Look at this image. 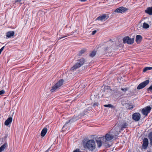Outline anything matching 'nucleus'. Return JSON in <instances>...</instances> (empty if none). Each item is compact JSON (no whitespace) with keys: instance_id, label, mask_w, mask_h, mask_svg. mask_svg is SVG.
<instances>
[{"instance_id":"a19ab883","label":"nucleus","mask_w":152,"mask_h":152,"mask_svg":"<svg viewBox=\"0 0 152 152\" xmlns=\"http://www.w3.org/2000/svg\"><path fill=\"white\" fill-rule=\"evenodd\" d=\"M45 152H49V151H48V150H47Z\"/></svg>"},{"instance_id":"ea45409f","label":"nucleus","mask_w":152,"mask_h":152,"mask_svg":"<svg viewBox=\"0 0 152 152\" xmlns=\"http://www.w3.org/2000/svg\"><path fill=\"white\" fill-rule=\"evenodd\" d=\"M105 145V146H108V147H110V145H108V144L107 145Z\"/></svg>"},{"instance_id":"b1692460","label":"nucleus","mask_w":152,"mask_h":152,"mask_svg":"<svg viewBox=\"0 0 152 152\" xmlns=\"http://www.w3.org/2000/svg\"><path fill=\"white\" fill-rule=\"evenodd\" d=\"M104 106L105 107L114 108V106L111 104H105Z\"/></svg>"},{"instance_id":"2f4dec72","label":"nucleus","mask_w":152,"mask_h":152,"mask_svg":"<svg viewBox=\"0 0 152 152\" xmlns=\"http://www.w3.org/2000/svg\"><path fill=\"white\" fill-rule=\"evenodd\" d=\"M96 30L93 31L92 32V34L93 35H94L96 33Z\"/></svg>"},{"instance_id":"58836bf2","label":"nucleus","mask_w":152,"mask_h":152,"mask_svg":"<svg viewBox=\"0 0 152 152\" xmlns=\"http://www.w3.org/2000/svg\"><path fill=\"white\" fill-rule=\"evenodd\" d=\"M112 42L111 40H110L109 41H108V42L109 43H112Z\"/></svg>"},{"instance_id":"c9c22d12","label":"nucleus","mask_w":152,"mask_h":152,"mask_svg":"<svg viewBox=\"0 0 152 152\" xmlns=\"http://www.w3.org/2000/svg\"><path fill=\"white\" fill-rule=\"evenodd\" d=\"M87 0H80V1L81 2H85Z\"/></svg>"},{"instance_id":"bb28decb","label":"nucleus","mask_w":152,"mask_h":152,"mask_svg":"<svg viewBox=\"0 0 152 152\" xmlns=\"http://www.w3.org/2000/svg\"><path fill=\"white\" fill-rule=\"evenodd\" d=\"M148 137L150 140H152V132H151L148 135Z\"/></svg>"},{"instance_id":"7c9ffc66","label":"nucleus","mask_w":152,"mask_h":152,"mask_svg":"<svg viewBox=\"0 0 152 152\" xmlns=\"http://www.w3.org/2000/svg\"><path fill=\"white\" fill-rule=\"evenodd\" d=\"M5 93V91L4 90L1 91V95L2 94H4Z\"/></svg>"},{"instance_id":"393cba45","label":"nucleus","mask_w":152,"mask_h":152,"mask_svg":"<svg viewBox=\"0 0 152 152\" xmlns=\"http://www.w3.org/2000/svg\"><path fill=\"white\" fill-rule=\"evenodd\" d=\"M86 49H83L82 50L79 52V56L81 55L82 54L84 53L86 51Z\"/></svg>"},{"instance_id":"39448f33","label":"nucleus","mask_w":152,"mask_h":152,"mask_svg":"<svg viewBox=\"0 0 152 152\" xmlns=\"http://www.w3.org/2000/svg\"><path fill=\"white\" fill-rule=\"evenodd\" d=\"M113 137V136L110 134L109 133H108L105 135V137H102V139L104 140V141L106 144L107 141L111 140Z\"/></svg>"},{"instance_id":"7ed1b4c3","label":"nucleus","mask_w":152,"mask_h":152,"mask_svg":"<svg viewBox=\"0 0 152 152\" xmlns=\"http://www.w3.org/2000/svg\"><path fill=\"white\" fill-rule=\"evenodd\" d=\"M64 82V80L62 79L60 80L52 88L50 91L51 92H53L56 91L57 89L59 88L62 85Z\"/></svg>"},{"instance_id":"f257e3e1","label":"nucleus","mask_w":152,"mask_h":152,"mask_svg":"<svg viewBox=\"0 0 152 152\" xmlns=\"http://www.w3.org/2000/svg\"><path fill=\"white\" fill-rule=\"evenodd\" d=\"M85 148H87L90 151H93L96 148V144L94 141L93 140H89L84 144Z\"/></svg>"},{"instance_id":"2eb2a0df","label":"nucleus","mask_w":152,"mask_h":152,"mask_svg":"<svg viewBox=\"0 0 152 152\" xmlns=\"http://www.w3.org/2000/svg\"><path fill=\"white\" fill-rule=\"evenodd\" d=\"M15 32L13 31H10L6 33V36L8 38L12 37L14 34Z\"/></svg>"},{"instance_id":"6ab92c4d","label":"nucleus","mask_w":152,"mask_h":152,"mask_svg":"<svg viewBox=\"0 0 152 152\" xmlns=\"http://www.w3.org/2000/svg\"><path fill=\"white\" fill-rule=\"evenodd\" d=\"M47 132V129L45 128H44L41 131V135L42 137H44L46 134Z\"/></svg>"},{"instance_id":"1a4fd4ad","label":"nucleus","mask_w":152,"mask_h":152,"mask_svg":"<svg viewBox=\"0 0 152 152\" xmlns=\"http://www.w3.org/2000/svg\"><path fill=\"white\" fill-rule=\"evenodd\" d=\"M127 10V9L126 8L121 7L116 9L115 11V12L119 13H123L126 12Z\"/></svg>"},{"instance_id":"e433bc0d","label":"nucleus","mask_w":152,"mask_h":152,"mask_svg":"<svg viewBox=\"0 0 152 152\" xmlns=\"http://www.w3.org/2000/svg\"><path fill=\"white\" fill-rule=\"evenodd\" d=\"M150 144L152 146V140H150Z\"/></svg>"},{"instance_id":"a878e982","label":"nucleus","mask_w":152,"mask_h":152,"mask_svg":"<svg viewBox=\"0 0 152 152\" xmlns=\"http://www.w3.org/2000/svg\"><path fill=\"white\" fill-rule=\"evenodd\" d=\"M115 128L116 129H119V130L116 131L117 133H116V134H117V135L118 134H119V133L121 132L120 130V128L119 126H118L116 127Z\"/></svg>"},{"instance_id":"f8f14e48","label":"nucleus","mask_w":152,"mask_h":152,"mask_svg":"<svg viewBox=\"0 0 152 152\" xmlns=\"http://www.w3.org/2000/svg\"><path fill=\"white\" fill-rule=\"evenodd\" d=\"M140 115L139 113H135L132 115V118L135 121H138L140 119Z\"/></svg>"},{"instance_id":"412c9836","label":"nucleus","mask_w":152,"mask_h":152,"mask_svg":"<svg viewBox=\"0 0 152 152\" xmlns=\"http://www.w3.org/2000/svg\"><path fill=\"white\" fill-rule=\"evenodd\" d=\"M142 27L144 28L147 29L149 27V26L148 24L145 22L143 24Z\"/></svg>"},{"instance_id":"423d86ee","label":"nucleus","mask_w":152,"mask_h":152,"mask_svg":"<svg viewBox=\"0 0 152 152\" xmlns=\"http://www.w3.org/2000/svg\"><path fill=\"white\" fill-rule=\"evenodd\" d=\"M109 17L108 14H104L99 16L96 20L102 21L106 20L109 18Z\"/></svg>"},{"instance_id":"a211bd4d","label":"nucleus","mask_w":152,"mask_h":152,"mask_svg":"<svg viewBox=\"0 0 152 152\" xmlns=\"http://www.w3.org/2000/svg\"><path fill=\"white\" fill-rule=\"evenodd\" d=\"M145 12L149 15H152V7H148L145 10Z\"/></svg>"},{"instance_id":"c756f323","label":"nucleus","mask_w":152,"mask_h":152,"mask_svg":"<svg viewBox=\"0 0 152 152\" xmlns=\"http://www.w3.org/2000/svg\"><path fill=\"white\" fill-rule=\"evenodd\" d=\"M70 121V120H69V121L66 122V124L64 125L63 126L62 128H64V127H65L66 126L67 124Z\"/></svg>"},{"instance_id":"f03ea898","label":"nucleus","mask_w":152,"mask_h":152,"mask_svg":"<svg viewBox=\"0 0 152 152\" xmlns=\"http://www.w3.org/2000/svg\"><path fill=\"white\" fill-rule=\"evenodd\" d=\"M85 62V60L83 58H82L79 60L71 68V70H73L80 67L83 65Z\"/></svg>"},{"instance_id":"ddd939ff","label":"nucleus","mask_w":152,"mask_h":152,"mask_svg":"<svg viewBox=\"0 0 152 152\" xmlns=\"http://www.w3.org/2000/svg\"><path fill=\"white\" fill-rule=\"evenodd\" d=\"M7 136L6 135L4 138V141L5 142L1 146V152L4 150L7 147V144L6 142V139L7 137Z\"/></svg>"},{"instance_id":"cd10ccee","label":"nucleus","mask_w":152,"mask_h":152,"mask_svg":"<svg viewBox=\"0 0 152 152\" xmlns=\"http://www.w3.org/2000/svg\"><path fill=\"white\" fill-rule=\"evenodd\" d=\"M121 90L124 93H125V92L128 90V89L127 88H121Z\"/></svg>"},{"instance_id":"dca6fc26","label":"nucleus","mask_w":152,"mask_h":152,"mask_svg":"<svg viewBox=\"0 0 152 152\" xmlns=\"http://www.w3.org/2000/svg\"><path fill=\"white\" fill-rule=\"evenodd\" d=\"M142 39V37L140 35H137L136 37V42L137 43H139L141 42Z\"/></svg>"},{"instance_id":"4c0bfd02","label":"nucleus","mask_w":152,"mask_h":152,"mask_svg":"<svg viewBox=\"0 0 152 152\" xmlns=\"http://www.w3.org/2000/svg\"><path fill=\"white\" fill-rule=\"evenodd\" d=\"M3 49L4 48H1V53L3 51Z\"/></svg>"},{"instance_id":"6e6552de","label":"nucleus","mask_w":152,"mask_h":152,"mask_svg":"<svg viewBox=\"0 0 152 152\" xmlns=\"http://www.w3.org/2000/svg\"><path fill=\"white\" fill-rule=\"evenodd\" d=\"M151 109V107L150 106H147L144 108L142 110V113L144 115L147 116L148 114L150 113Z\"/></svg>"},{"instance_id":"5701e85b","label":"nucleus","mask_w":152,"mask_h":152,"mask_svg":"<svg viewBox=\"0 0 152 152\" xmlns=\"http://www.w3.org/2000/svg\"><path fill=\"white\" fill-rule=\"evenodd\" d=\"M128 124L127 123H125L123 124L121 126V130H123L124 128H126Z\"/></svg>"},{"instance_id":"20e7f679","label":"nucleus","mask_w":152,"mask_h":152,"mask_svg":"<svg viewBox=\"0 0 152 152\" xmlns=\"http://www.w3.org/2000/svg\"><path fill=\"white\" fill-rule=\"evenodd\" d=\"M134 41V38H130L129 37L127 36L123 39V42L124 43H127L128 44H132Z\"/></svg>"},{"instance_id":"9d476101","label":"nucleus","mask_w":152,"mask_h":152,"mask_svg":"<svg viewBox=\"0 0 152 152\" xmlns=\"http://www.w3.org/2000/svg\"><path fill=\"white\" fill-rule=\"evenodd\" d=\"M96 142L97 143L98 147L99 148L102 146L103 143L106 144L104 140L102 139V137L96 140Z\"/></svg>"},{"instance_id":"c85d7f7f","label":"nucleus","mask_w":152,"mask_h":152,"mask_svg":"<svg viewBox=\"0 0 152 152\" xmlns=\"http://www.w3.org/2000/svg\"><path fill=\"white\" fill-rule=\"evenodd\" d=\"M148 91H152V85L150 86L148 88Z\"/></svg>"},{"instance_id":"79ce46f5","label":"nucleus","mask_w":152,"mask_h":152,"mask_svg":"<svg viewBox=\"0 0 152 152\" xmlns=\"http://www.w3.org/2000/svg\"><path fill=\"white\" fill-rule=\"evenodd\" d=\"M2 48H4V46H3V47H2Z\"/></svg>"},{"instance_id":"473e14b6","label":"nucleus","mask_w":152,"mask_h":152,"mask_svg":"<svg viewBox=\"0 0 152 152\" xmlns=\"http://www.w3.org/2000/svg\"><path fill=\"white\" fill-rule=\"evenodd\" d=\"M73 152H80V151L79 149H77L74 151Z\"/></svg>"},{"instance_id":"9b49d317","label":"nucleus","mask_w":152,"mask_h":152,"mask_svg":"<svg viewBox=\"0 0 152 152\" xmlns=\"http://www.w3.org/2000/svg\"><path fill=\"white\" fill-rule=\"evenodd\" d=\"M148 141L147 138H145L143 140V143L142 148L143 149H146L148 146Z\"/></svg>"},{"instance_id":"4468645a","label":"nucleus","mask_w":152,"mask_h":152,"mask_svg":"<svg viewBox=\"0 0 152 152\" xmlns=\"http://www.w3.org/2000/svg\"><path fill=\"white\" fill-rule=\"evenodd\" d=\"M123 106L125 107L128 110H131L132 109L134 106L131 104V103H125L123 104Z\"/></svg>"},{"instance_id":"f704fd0d","label":"nucleus","mask_w":152,"mask_h":152,"mask_svg":"<svg viewBox=\"0 0 152 152\" xmlns=\"http://www.w3.org/2000/svg\"><path fill=\"white\" fill-rule=\"evenodd\" d=\"M67 36H64V37H59L58 38V40H59V39H61L62 38H63L64 37H66Z\"/></svg>"},{"instance_id":"aec40b11","label":"nucleus","mask_w":152,"mask_h":152,"mask_svg":"<svg viewBox=\"0 0 152 152\" xmlns=\"http://www.w3.org/2000/svg\"><path fill=\"white\" fill-rule=\"evenodd\" d=\"M97 51L95 50H94L93 51H92L91 53L90 54L89 56H90L91 57H94V56L96 53Z\"/></svg>"},{"instance_id":"f3484780","label":"nucleus","mask_w":152,"mask_h":152,"mask_svg":"<svg viewBox=\"0 0 152 152\" xmlns=\"http://www.w3.org/2000/svg\"><path fill=\"white\" fill-rule=\"evenodd\" d=\"M12 118L11 117L9 118L5 122L4 124L6 126H8L11 124L12 121Z\"/></svg>"},{"instance_id":"4be33fe9","label":"nucleus","mask_w":152,"mask_h":152,"mask_svg":"<svg viewBox=\"0 0 152 152\" xmlns=\"http://www.w3.org/2000/svg\"><path fill=\"white\" fill-rule=\"evenodd\" d=\"M152 69V67H145L143 69V72H145L148 70H150Z\"/></svg>"},{"instance_id":"72a5a7b5","label":"nucleus","mask_w":152,"mask_h":152,"mask_svg":"<svg viewBox=\"0 0 152 152\" xmlns=\"http://www.w3.org/2000/svg\"><path fill=\"white\" fill-rule=\"evenodd\" d=\"M52 146H51L50 148H49L48 150V151H51L52 150Z\"/></svg>"},{"instance_id":"0eeeda50","label":"nucleus","mask_w":152,"mask_h":152,"mask_svg":"<svg viewBox=\"0 0 152 152\" xmlns=\"http://www.w3.org/2000/svg\"><path fill=\"white\" fill-rule=\"evenodd\" d=\"M149 80H147L142 82L138 86L137 88V89H140L144 88L149 83Z\"/></svg>"}]
</instances>
